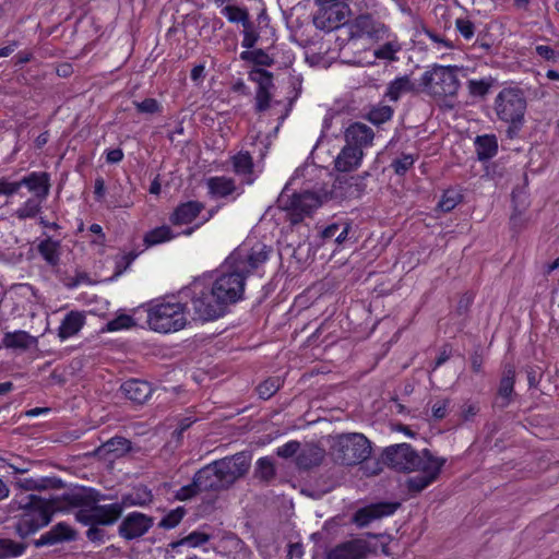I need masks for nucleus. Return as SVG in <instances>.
Returning a JSON list of instances; mask_svg holds the SVG:
<instances>
[{"label":"nucleus","instance_id":"nucleus-1","mask_svg":"<svg viewBox=\"0 0 559 559\" xmlns=\"http://www.w3.org/2000/svg\"><path fill=\"white\" fill-rule=\"evenodd\" d=\"M272 249L263 242L255 241L251 245L249 241L236 248L222 265L219 275L212 283V294L217 300L210 309L213 314L222 306L226 308L243 298L246 278L254 270H258L266 262Z\"/></svg>","mask_w":559,"mask_h":559},{"label":"nucleus","instance_id":"nucleus-2","mask_svg":"<svg viewBox=\"0 0 559 559\" xmlns=\"http://www.w3.org/2000/svg\"><path fill=\"white\" fill-rule=\"evenodd\" d=\"M383 459L396 471L419 472L407 479V488L412 492H420L432 484L445 463V459L433 456L429 450L418 453L407 443L388 447Z\"/></svg>","mask_w":559,"mask_h":559},{"label":"nucleus","instance_id":"nucleus-3","mask_svg":"<svg viewBox=\"0 0 559 559\" xmlns=\"http://www.w3.org/2000/svg\"><path fill=\"white\" fill-rule=\"evenodd\" d=\"M250 467V456L243 452L215 461L195 475V486L201 491H219L229 488L243 477Z\"/></svg>","mask_w":559,"mask_h":559},{"label":"nucleus","instance_id":"nucleus-4","mask_svg":"<svg viewBox=\"0 0 559 559\" xmlns=\"http://www.w3.org/2000/svg\"><path fill=\"white\" fill-rule=\"evenodd\" d=\"M70 506L79 508L75 519L84 525H110L122 513L121 503L98 504L99 495L74 492L67 496Z\"/></svg>","mask_w":559,"mask_h":559},{"label":"nucleus","instance_id":"nucleus-5","mask_svg":"<svg viewBox=\"0 0 559 559\" xmlns=\"http://www.w3.org/2000/svg\"><path fill=\"white\" fill-rule=\"evenodd\" d=\"M26 499L27 501L20 507L22 513L15 524L21 537H26L47 525L52 515L62 509L55 499H45L35 495H28Z\"/></svg>","mask_w":559,"mask_h":559},{"label":"nucleus","instance_id":"nucleus-6","mask_svg":"<svg viewBox=\"0 0 559 559\" xmlns=\"http://www.w3.org/2000/svg\"><path fill=\"white\" fill-rule=\"evenodd\" d=\"M150 329L159 333L177 332L188 322L185 305L179 301L155 300L143 305Z\"/></svg>","mask_w":559,"mask_h":559},{"label":"nucleus","instance_id":"nucleus-7","mask_svg":"<svg viewBox=\"0 0 559 559\" xmlns=\"http://www.w3.org/2000/svg\"><path fill=\"white\" fill-rule=\"evenodd\" d=\"M462 70L456 66H432L420 78L423 92L436 98L455 96L460 88L459 72Z\"/></svg>","mask_w":559,"mask_h":559},{"label":"nucleus","instance_id":"nucleus-8","mask_svg":"<svg viewBox=\"0 0 559 559\" xmlns=\"http://www.w3.org/2000/svg\"><path fill=\"white\" fill-rule=\"evenodd\" d=\"M333 454L343 465H356L370 456L371 445L362 433H345L336 438Z\"/></svg>","mask_w":559,"mask_h":559},{"label":"nucleus","instance_id":"nucleus-9","mask_svg":"<svg viewBox=\"0 0 559 559\" xmlns=\"http://www.w3.org/2000/svg\"><path fill=\"white\" fill-rule=\"evenodd\" d=\"M526 110V98L522 90L506 87L495 99V111L498 118L509 123H520Z\"/></svg>","mask_w":559,"mask_h":559},{"label":"nucleus","instance_id":"nucleus-10","mask_svg":"<svg viewBox=\"0 0 559 559\" xmlns=\"http://www.w3.org/2000/svg\"><path fill=\"white\" fill-rule=\"evenodd\" d=\"M349 41L360 38H368L371 41L379 43L391 37L389 26L370 14H360L352 22L346 24Z\"/></svg>","mask_w":559,"mask_h":559},{"label":"nucleus","instance_id":"nucleus-11","mask_svg":"<svg viewBox=\"0 0 559 559\" xmlns=\"http://www.w3.org/2000/svg\"><path fill=\"white\" fill-rule=\"evenodd\" d=\"M278 203L287 212L288 219L294 225L300 223L321 205L319 197L308 191L292 197L283 193Z\"/></svg>","mask_w":559,"mask_h":559},{"label":"nucleus","instance_id":"nucleus-12","mask_svg":"<svg viewBox=\"0 0 559 559\" xmlns=\"http://www.w3.org/2000/svg\"><path fill=\"white\" fill-rule=\"evenodd\" d=\"M347 0H316L319 9L314 15V25L323 31H333L345 23L349 13Z\"/></svg>","mask_w":559,"mask_h":559},{"label":"nucleus","instance_id":"nucleus-13","mask_svg":"<svg viewBox=\"0 0 559 559\" xmlns=\"http://www.w3.org/2000/svg\"><path fill=\"white\" fill-rule=\"evenodd\" d=\"M191 290L193 293L191 298V306L193 309L194 319L211 321L224 316L227 309L225 306H222L221 309L215 311L216 313L214 314L213 311L210 310L213 309L211 306L214 305L217 300V297L212 294V287L205 288L200 282H194L191 285Z\"/></svg>","mask_w":559,"mask_h":559},{"label":"nucleus","instance_id":"nucleus-14","mask_svg":"<svg viewBox=\"0 0 559 559\" xmlns=\"http://www.w3.org/2000/svg\"><path fill=\"white\" fill-rule=\"evenodd\" d=\"M400 503L397 502H379L358 509L353 515V523L358 527H366L376 520L392 515Z\"/></svg>","mask_w":559,"mask_h":559},{"label":"nucleus","instance_id":"nucleus-15","mask_svg":"<svg viewBox=\"0 0 559 559\" xmlns=\"http://www.w3.org/2000/svg\"><path fill=\"white\" fill-rule=\"evenodd\" d=\"M370 551L369 543L354 538L337 544L326 552V559H365Z\"/></svg>","mask_w":559,"mask_h":559},{"label":"nucleus","instance_id":"nucleus-16","mask_svg":"<svg viewBox=\"0 0 559 559\" xmlns=\"http://www.w3.org/2000/svg\"><path fill=\"white\" fill-rule=\"evenodd\" d=\"M153 526V519L140 512L129 513L119 525V534L131 540L143 536Z\"/></svg>","mask_w":559,"mask_h":559},{"label":"nucleus","instance_id":"nucleus-17","mask_svg":"<svg viewBox=\"0 0 559 559\" xmlns=\"http://www.w3.org/2000/svg\"><path fill=\"white\" fill-rule=\"evenodd\" d=\"M19 190L26 187L33 197L48 198L50 191V176L46 171H33L16 181Z\"/></svg>","mask_w":559,"mask_h":559},{"label":"nucleus","instance_id":"nucleus-18","mask_svg":"<svg viewBox=\"0 0 559 559\" xmlns=\"http://www.w3.org/2000/svg\"><path fill=\"white\" fill-rule=\"evenodd\" d=\"M207 193L211 198H227L237 193L240 195L243 190L239 189L234 178L226 176H214L206 179Z\"/></svg>","mask_w":559,"mask_h":559},{"label":"nucleus","instance_id":"nucleus-19","mask_svg":"<svg viewBox=\"0 0 559 559\" xmlns=\"http://www.w3.org/2000/svg\"><path fill=\"white\" fill-rule=\"evenodd\" d=\"M204 203L200 201H187L176 206L169 216V222L175 226L191 224L204 210Z\"/></svg>","mask_w":559,"mask_h":559},{"label":"nucleus","instance_id":"nucleus-20","mask_svg":"<svg viewBox=\"0 0 559 559\" xmlns=\"http://www.w3.org/2000/svg\"><path fill=\"white\" fill-rule=\"evenodd\" d=\"M373 138L372 129L360 122L350 124L345 131L346 144L358 147L360 151L371 145Z\"/></svg>","mask_w":559,"mask_h":559},{"label":"nucleus","instance_id":"nucleus-21","mask_svg":"<svg viewBox=\"0 0 559 559\" xmlns=\"http://www.w3.org/2000/svg\"><path fill=\"white\" fill-rule=\"evenodd\" d=\"M234 173L241 178L243 185H252L255 180L254 164L248 152H239L230 158Z\"/></svg>","mask_w":559,"mask_h":559},{"label":"nucleus","instance_id":"nucleus-22","mask_svg":"<svg viewBox=\"0 0 559 559\" xmlns=\"http://www.w3.org/2000/svg\"><path fill=\"white\" fill-rule=\"evenodd\" d=\"M75 531L67 523L60 522L43 534L36 542L37 546L55 545L63 542L74 540Z\"/></svg>","mask_w":559,"mask_h":559},{"label":"nucleus","instance_id":"nucleus-23","mask_svg":"<svg viewBox=\"0 0 559 559\" xmlns=\"http://www.w3.org/2000/svg\"><path fill=\"white\" fill-rule=\"evenodd\" d=\"M122 394L130 401L143 404L151 396L153 389L146 381L130 379L120 386Z\"/></svg>","mask_w":559,"mask_h":559},{"label":"nucleus","instance_id":"nucleus-24","mask_svg":"<svg viewBox=\"0 0 559 559\" xmlns=\"http://www.w3.org/2000/svg\"><path fill=\"white\" fill-rule=\"evenodd\" d=\"M362 151L346 144L335 158V168L342 173L355 170L361 162Z\"/></svg>","mask_w":559,"mask_h":559},{"label":"nucleus","instance_id":"nucleus-25","mask_svg":"<svg viewBox=\"0 0 559 559\" xmlns=\"http://www.w3.org/2000/svg\"><path fill=\"white\" fill-rule=\"evenodd\" d=\"M85 323V316L80 311L66 314L58 329V336L63 341L78 334Z\"/></svg>","mask_w":559,"mask_h":559},{"label":"nucleus","instance_id":"nucleus-26","mask_svg":"<svg viewBox=\"0 0 559 559\" xmlns=\"http://www.w3.org/2000/svg\"><path fill=\"white\" fill-rule=\"evenodd\" d=\"M360 177L338 176L333 183V192L344 198H356L361 191Z\"/></svg>","mask_w":559,"mask_h":559},{"label":"nucleus","instance_id":"nucleus-27","mask_svg":"<svg viewBox=\"0 0 559 559\" xmlns=\"http://www.w3.org/2000/svg\"><path fill=\"white\" fill-rule=\"evenodd\" d=\"M36 343L37 338L23 330L7 332L2 338V345L10 349L26 350Z\"/></svg>","mask_w":559,"mask_h":559},{"label":"nucleus","instance_id":"nucleus-28","mask_svg":"<svg viewBox=\"0 0 559 559\" xmlns=\"http://www.w3.org/2000/svg\"><path fill=\"white\" fill-rule=\"evenodd\" d=\"M37 250L50 267L56 269L59 266L61 257L60 241L47 237L37 245Z\"/></svg>","mask_w":559,"mask_h":559},{"label":"nucleus","instance_id":"nucleus-29","mask_svg":"<svg viewBox=\"0 0 559 559\" xmlns=\"http://www.w3.org/2000/svg\"><path fill=\"white\" fill-rule=\"evenodd\" d=\"M384 40L385 43L383 45L378 46L373 50V60L368 61L369 64H374L376 59L388 62H394L397 60L396 53L402 49V45L397 40V37L391 33V37Z\"/></svg>","mask_w":559,"mask_h":559},{"label":"nucleus","instance_id":"nucleus-30","mask_svg":"<svg viewBox=\"0 0 559 559\" xmlns=\"http://www.w3.org/2000/svg\"><path fill=\"white\" fill-rule=\"evenodd\" d=\"M212 535L204 531H193L189 535L168 544V549L177 551L180 547L197 548L206 544Z\"/></svg>","mask_w":559,"mask_h":559},{"label":"nucleus","instance_id":"nucleus-31","mask_svg":"<svg viewBox=\"0 0 559 559\" xmlns=\"http://www.w3.org/2000/svg\"><path fill=\"white\" fill-rule=\"evenodd\" d=\"M415 91V84L407 75L396 78L389 83L385 97L391 102H397L402 96Z\"/></svg>","mask_w":559,"mask_h":559},{"label":"nucleus","instance_id":"nucleus-32","mask_svg":"<svg viewBox=\"0 0 559 559\" xmlns=\"http://www.w3.org/2000/svg\"><path fill=\"white\" fill-rule=\"evenodd\" d=\"M475 146L478 159L487 160L497 154L498 141L492 134L478 135L475 140Z\"/></svg>","mask_w":559,"mask_h":559},{"label":"nucleus","instance_id":"nucleus-33","mask_svg":"<svg viewBox=\"0 0 559 559\" xmlns=\"http://www.w3.org/2000/svg\"><path fill=\"white\" fill-rule=\"evenodd\" d=\"M45 201L46 198L32 195L16 209L14 215L21 221L34 218L41 211Z\"/></svg>","mask_w":559,"mask_h":559},{"label":"nucleus","instance_id":"nucleus-34","mask_svg":"<svg viewBox=\"0 0 559 559\" xmlns=\"http://www.w3.org/2000/svg\"><path fill=\"white\" fill-rule=\"evenodd\" d=\"M131 449V442L123 437H114L105 442L99 451L106 454H111L112 457H120Z\"/></svg>","mask_w":559,"mask_h":559},{"label":"nucleus","instance_id":"nucleus-35","mask_svg":"<svg viewBox=\"0 0 559 559\" xmlns=\"http://www.w3.org/2000/svg\"><path fill=\"white\" fill-rule=\"evenodd\" d=\"M175 237L176 234L173 231V229L167 225H163L146 233L144 236V242L147 247H152L169 241Z\"/></svg>","mask_w":559,"mask_h":559},{"label":"nucleus","instance_id":"nucleus-36","mask_svg":"<svg viewBox=\"0 0 559 559\" xmlns=\"http://www.w3.org/2000/svg\"><path fill=\"white\" fill-rule=\"evenodd\" d=\"M515 371L512 367H510L504 370L498 390L499 396L503 400L502 406H507L510 403V399L513 393Z\"/></svg>","mask_w":559,"mask_h":559},{"label":"nucleus","instance_id":"nucleus-37","mask_svg":"<svg viewBox=\"0 0 559 559\" xmlns=\"http://www.w3.org/2000/svg\"><path fill=\"white\" fill-rule=\"evenodd\" d=\"M152 501V493L146 487L134 488L122 497V506H145Z\"/></svg>","mask_w":559,"mask_h":559},{"label":"nucleus","instance_id":"nucleus-38","mask_svg":"<svg viewBox=\"0 0 559 559\" xmlns=\"http://www.w3.org/2000/svg\"><path fill=\"white\" fill-rule=\"evenodd\" d=\"M276 471L270 457H261L255 463L254 477L261 481L270 483L275 477Z\"/></svg>","mask_w":559,"mask_h":559},{"label":"nucleus","instance_id":"nucleus-39","mask_svg":"<svg viewBox=\"0 0 559 559\" xmlns=\"http://www.w3.org/2000/svg\"><path fill=\"white\" fill-rule=\"evenodd\" d=\"M349 228L350 226L346 222L331 224L322 230V238L334 239L335 242L343 243L347 238Z\"/></svg>","mask_w":559,"mask_h":559},{"label":"nucleus","instance_id":"nucleus-40","mask_svg":"<svg viewBox=\"0 0 559 559\" xmlns=\"http://www.w3.org/2000/svg\"><path fill=\"white\" fill-rule=\"evenodd\" d=\"M393 112L391 106L380 103L369 110L367 118L371 123L379 126L391 120Z\"/></svg>","mask_w":559,"mask_h":559},{"label":"nucleus","instance_id":"nucleus-41","mask_svg":"<svg viewBox=\"0 0 559 559\" xmlns=\"http://www.w3.org/2000/svg\"><path fill=\"white\" fill-rule=\"evenodd\" d=\"M221 13L231 23H241L242 26L251 23L248 11L236 5H226Z\"/></svg>","mask_w":559,"mask_h":559},{"label":"nucleus","instance_id":"nucleus-42","mask_svg":"<svg viewBox=\"0 0 559 559\" xmlns=\"http://www.w3.org/2000/svg\"><path fill=\"white\" fill-rule=\"evenodd\" d=\"M249 79L258 84L257 91H271L274 87L272 73L264 69H253Z\"/></svg>","mask_w":559,"mask_h":559},{"label":"nucleus","instance_id":"nucleus-43","mask_svg":"<svg viewBox=\"0 0 559 559\" xmlns=\"http://www.w3.org/2000/svg\"><path fill=\"white\" fill-rule=\"evenodd\" d=\"M463 199V195L455 189H448L443 192L441 200L438 203V207L442 212L452 211Z\"/></svg>","mask_w":559,"mask_h":559},{"label":"nucleus","instance_id":"nucleus-44","mask_svg":"<svg viewBox=\"0 0 559 559\" xmlns=\"http://www.w3.org/2000/svg\"><path fill=\"white\" fill-rule=\"evenodd\" d=\"M25 550L23 544L14 543L11 539L0 538V559L17 557Z\"/></svg>","mask_w":559,"mask_h":559},{"label":"nucleus","instance_id":"nucleus-45","mask_svg":"<svg viewBox=\"0 0 559 559\" xmlns=\"http://www.w3.org/2000/svg\"><path fill=\"white\" fill-rule=\"evenodd\" d=\"M240 59L243 61H252L259 66L270 67L273 64V59L262 49L245 50L240 53Z\"/></svg>","mask_w":559,"mask_h":559},{"label":"nucleus","instance_id":"nucleus-46","mask_svg":"<svg viewBox=\"0 0 559 559\" xmlns=\"http://www.w3.org/2000/svg\"><path fill=\"white\" fill-rule=\"evenodd\" d=\"M281 384L280 377L269 378L257 388L258 394L261 399L267 400L278 391Z\"/></svg>","mask_w":559,"mask_h":559},{"label":"nucleus","instance_id":"nucleus-47","mask_svg":"<svg viewBox=\"0 0 559 559\" xmlns=\"http://www.w3.org/2000/svg\"><path fill=\"white\" fill-rule=\"evenodd\" d=\"M186 514V509L183 507H178L171 511H169L159 522V527L165 530H170L176 527L180 521L183 519Z\"/></svg>","mask_w":559,"mask_h":559},{"label":"nucleus","instance_id":"nucleus-48","mask_svg":"<svg viewBox=\"0 0 559 559\" xmlns=\"http://www.w3.org/2000/svg\"><path fill=\"white\" fill-rule=\"evenodd\" d=\"M415 159L416 157L412 154H402L392 162L391 167L395 174L404 175L414 165Z\"/></svg>","mask_w":559,"mask_h":559},{"label":"nucleus","instance_id":"nucleus-49","mask_svg":"<svg viewBox=\"0 0 559 559\" xmlns=\"http://www.w3.org/2000/svg\"><path fill=\"white\" fill-rule=\"evenodd\" d=\"M135 325L133 318L129 314H120L107 323L108 331H119Z\"/></svg>","mask_w":559,"mask_h":559},{"label":"nucleus","instance_id":"nucleus-50","mask_svg":"<svg viewBox=\"0 0 559 559\" xmlns=\"http://www.w3.org/2000/svg\"><path fill=\"white\" fill-rule=\"evenodd\" d=\"M455 26L459 33L466 39L469 40L474 37L475 34V25L468 19H457L455 21Z\"/></svg>","mask_w":559,"mask_h":559},{"label":"nucleus","instance_id":"nucleus-51","mask_svg":"<svg viewBox=\"0 0 559 559\" xmlns=\"http://www.w3.org/2000/svg\"><path fill=\"white\" fill-rule=\"evenodd\" d=\"M242 35L241 46L247 49L252 48L259 39V34L254 31L252 22L243 26Z\"/></svg>","mask_w":559,"mask_h":559},{"label":"nucleus","instance_id":"nucleus-52","mask_svg":"<svg viewBox=\"0 0 559 559\" xmlns=\"http://www.w3.org/2000/svg\"><path fill=\"white\" fill-rule=\"evenodd\" d=\"M135 108L141 114H156L160 111V105L154 98H145L142 102H134Z\"/></svg>","mask_w":559,"mask_h":559},{"label":"nucleus","instance_id":"nucleus-53","mask_svg":"<svg viewBox=\"0 0 559 559\" xmlns=\"http://www.w3.org/2000/svg\"><path fill=\"white\" fill-rule=\"evenodd\" d=\"M271 91H257L255 93V110L261 112L270 108Z\"/></svg>","mask_w":559,"mask_h":559},{"label":"nucleus","instance_id":"nucleus-54","mask_svg":"<svg viewBox=\"0 0 559 559\" xmlns=\"http://www.w3.org/2000/svg\"><path fill=\"white\" fill-rule=\"evenodd\" d=\"M200 491H201V489H199V486H195V477H193V480L191 484L181 487L176 492V498L178 500H188V499L192 498L193 496H195Z\"/></svg>","mask_w":559,"mask_h":559},{"label":"nucleus","instance_id":"nucleus-55","mask_svg":"<svg viewBox=\"0 0 559 559\" xmlns=\"http://www.w3.org/2000/svg\"><path fill=\"white\" fill-rule=\"evenodd\" d=\"M300 448V443L298 441H289L282 447L277 448L276 454L280 457L288 459L295 455Z\"/></svg>","mask_w":559,"mask_h":559},{"label":"nucleus","instance_id":"nucleus-56","mask_svg":"<svg viewBox=\"0 0 559 559\" xmlns=\"http://www.w3.org/2000/svg\"><path fill=\"white\" fill-rule=\"evenodd\" d=\"M19 191L16 181H10L7 177H0V195L12 197Z\"/></svg>","mask_w":559,"mask_h":559},{"label":"nucleus","instance_id":"nucleus-57","mask_svg":"<svg viewBox=\"0 0 559 559\" xmlns=\"http://www.w3.org/2000/svg\"><path fill=\"white\" fill-rule=\"evenodd\" d=\"M489 90V84L483 80L468 81V91L473 96H484Z\"/></svg>","mask_w":559,"mask_h":559},{"label":"nucleus","instance_id":"nucleus-58","mask_svg":"<svg viewBox=\"0 0 559 559\" xmlns=\"http://www.w3.org/2000/svg\"><path fill=\"white\" fill-rule=\"evenodd\" d=\"M449 404L448 399L437 401L431 408L433 418L437 420L443 419L447 416Z\"/></svg>","mask_w":559,"mask_h":559},{"label":"nucleus","instance_id":"nucleus-59","mask_svg":"<svg viewBox=\"0 0 559 559\" xmlns=\"http://www.w3.org/2000/svg\"><path fill=\"white\" fill-rule=\"evenodd\" d=\"M105 531L97 527L96 525H91V527L86 531V537L88 540L97 544L105 543Z\"/></svg>","mask_w":559,"mask_h":559},{"label":"nucleus","instance_id":"nucleus-60","mask_svg":"<svg viewBox=\"0 0 559 559\" xmlns=\"http://www.w3.org/2000/svg\"><path fill=\"white\" fill-rule=\"evenodd\" d=\"M536 53L546 60L555 61L558 58V53L550 47L546 45H538L536 48Z\"/></svg>","mask_w":559,"mask_h":559},{"label":"nucleus","instance_id":"nucleus-61","mask_svg":"<svg viewBox=\"0 0 559 559\" xmlns=\"http://www.w3.org/2000/svg\"><path fill=\"white\" fill-rule=\"evenodd\" d=\"M105 180L102 177H97L94 182V194L97 200H102L105 195Z\"/></svg>","mask_w":559,"mask_h":559},{"label":"nucleus","instance_id":"nucleus-62","mask_svg":"<svg viewBox=\"0 0 559 559\" xmlns=\"http://www.w3.org/2000/svg\"><path fill=\"white\" fill-rule=\"evenodd\" d=\"M90 231L97 235V239L93 240L94 243L103 245L105 242V234L103 233V228L98 224H92L90 226Z\"/></svg>","mask_w":559,"mask_h":559},{"label":"nucleus","instance_id":"nucleus-63","mask_svg":"<svg viewBox=\"0 0 559 559\" xmlns=\"http://www.w3.org/2000/svg\"><path fill=\"white\" fill-rule=\"evenodd\" d=\"M123 158V152L120 148L110 150L106 155L108 163H119Z\"/></svg>","mask_w":559,"mask_h":559},{"label":"nucleus","instance_id":"nucleus-64","mask_svg":"<svg viewBox=\"0 0 559 559\" xmlns=\"http://www.w3.org/2000/svg\"><path fill=\"white\" fill-rule=\"evenodd\" d=\"M472 369L474 372H480L481 371V365H483V358L480 355L475 354L472 356Z\"/></svg>","mask_w":559,"mask_h":559}]
</instances>
